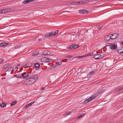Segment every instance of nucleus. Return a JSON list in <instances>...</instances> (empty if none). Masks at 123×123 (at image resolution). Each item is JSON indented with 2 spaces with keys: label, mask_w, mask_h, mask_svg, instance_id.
Returning <instances> with one entry per match:
<instances>
[{
  "label": "nucleus",
  "mask_w": 123,
  "mask_h": 123,
  "mask_svg": "<svg viewBox=\"0 0 123 123\" xmlns=\"http://www.w3.org/2000/svg\"><path fill=\"white\" fill-rule=\"evenodd\" d=\"M25 81L26 82V84L28 85H32L35 82V80H34L33 78H32V77H30L27 79Z\"/></svg>",
  "instance_id": "nucleus-1"
},
{
  "label": "nucleus",
  "mask_w": 123,
  "mask_h": 123,
  "mask_svg": "<svg viewBox=\"0 0 123 123\" xmlns=\"http://www.w3.org/2000/svg\"><path fill=\"white\" fill-rule=\"evenodd\" d=\"M109 46H110V48L111 49H116L117 48V45L115 43L112 44L109 43Z\"/></svg>",
  "instance_id": "nucleus-2"
},
{
  "label": "nucleus",
  "mask_w": 123,
  "mask_h": 123,
  "mask_svg": "<svg viewBox=\"0 0 123 123\" xmlns=\"http://www.w3.org/2000/svg\"><path fill=\"white\" fill-rule=\"evenodd\" d=\"M42 62H50L51 60H52L51 59L49 58H46V57H43L42 58Z\"/></svg>",
  "instance_id": "nucleus-3"
},
{
  "label": "nucleus",
  "mask_w": 123,
  "mask_h": 123,
  "mask_svg": "<svg viewBox=\"0 0 123 123\" xmlns=\"http://www.w3.org/2000/svg\"><path fill=\"white\" fill-rule=\"evenodd\" d=\"M93 57L95 59H98L103 57V56L102 57L100 55L96 54L94 55Z\"/></svg>",
  "instance_id": "nucleus-4"
},
{
  "label": "nucleus",
  "mask_w": 123,
  "mask_h": 123,
  "mask_svg": "<svg viewBox=\"0 0 123 123\" xmlns=\"http://www.w3.org/2000/svg\"><path fill=\"white\" fill-rule=\"evenodd\" d=\"M22 78H27L29 76V75L26 74L25 72H24L21 74Z\"/></svg>",
  "instance_id": "nucleus-5"
},
{
  "label": "nucleus",
  "mask_w": 123,
  "mask_h": 123,
  "mask_svg": "<svg viewBox=\"0 0 123 123\" xmlns=\"http://www.w3.org/2000/svg\"><path fill=\"white\" fill-rule=\"evenodd\" d=\"M79 12L81 14L82 13L83 14H86L88 13V12L87 10L85 9H82L80 10Z\"/></svg>",
  "instance_id": "nucleus-6"
},
{
  "label": "nucleus",
  "mask_w": 123,
  "mask_h": 123,
  "mask_svg": "<svg viewBox=\"0 0 123 123\" xmlns=\"http://www.w3.org/2000/svg\"><path fill=\"white\" fill-rule=\"evenodd\" d=\"M123 52V47H121L118 48L117 49V52L119 54H121Z\"/></svg>",
  "instance_id": "nucleus-7"
},
{
  "label": "nucleus",
  "mask_w": 123,
  "mask_h": 123,
  "mask_svg": "<svg viewBox=\"0 0 123 123\" xmlns=\"http://www.w3.org/2000/svg\"><path fill=\"white\" fill-rule=\"evenodd\" d=\"M9 43H6V42H3L0 43V46L2 47H5L7 45L9 44Z\"/></svg>",
  "instance_id": "nucleus-8"
},
{
  "label": "nucleus",
  "mask_w": 123,
  "mask_h": 123,
  "mask_svg": "<svg viewBox=\"0 0 123 123\" xmlns=\"http://www.w3.org/2000/svg\"><path fill=\"white\" fill-rule=\"evenodd\" d=\"M34 67L36 69L38 70L39 69L40 65L39 63H37L34 65Z\"/></svg>",
  "instance_id": "nucleus-9"
},
{
  "label": "nucleus",
  "mask_w": 123,
  "mask_h": 123,
  "mask_svg": "<svg viewBox=\"0 0 123 123\" xmlns=\"http://www.w3.org/2000/svg\"><path fill=\"white\" fill-rule=\"evenodd\" d=\"M119 33H114V36L113 37H111V39H115L117 38L119 36Z\"/></svg>",
  "instance_id": "nucleus-10"
},
{
  "label": "nucleus",
  "mask_w": 123,
  "mask_h": 123,
  "mask_svg": "<svg viewBox=\"0 0 123 123\" xmlns=\"http://www.w3.org/2000/svg\"><path fill=\"white\" fill-rule=\"evenodd\" d=\"M50 54V53L49 51H48V50H45L43 53V54L44 55H49Z\"/></svg>",
  "instance_id": "nucleus-11"
},
{
  "label": "nucleus",
  "mask_w": 123,
  "mask_h": 123,
  "mask_svg": "<svg viewBox=\"0 0 123 123\" xmlns=\"http://www.w3.org/2000/svg\"><path fill=\"white\" fill-rule=\"evenodd\" d=\"M52 33L50 32L48 33H46L44 37L46 38H49L50 36H51Z\"/></svg>",
  "instance_id": "nucleus-12"
},
{
  "label": "nucleus",
  "mask_w": 123,
  "mask_h": 123,
  "mask_svg": "<svg viewBox=\"0 0 123 123\" xmlns=\"http://www.w3.org/2000/svg\"><path fill=\"white\" fill-rule=\"evenodd\" d=\"M35 102V101H32L31 103L27 104L26 106L24 108L25 109H26V108L28 107L29 106H30L31 105L33 104L34 102Z\"/></svg>",
  "instance_id": "nucleus-13"
},
{
  "label": "nucleus",
  "mask_w": 123,
  "mask_h": 123,
  "mask_svg": "<svg viewBox=\"0 0 123 123\" xmlns=\"http://www.w3.org/2000/svg\"><path fill=\"white\" fill-rule=\"evenodd\" d=\"M94 30H91V29H88L87 31L88 33H89L90 35L92 34L94 32Z\"/></svg>",
  "instance_id": "nucleus-14"
},
{
  "label": "nucleus",
  "mask_w": 123,
  "mask_h": 123,
  "mask_svg": "<svg viewBox=\"0 0 123 123\" xmlns=\"http://www.w3.org/2000/svg\"><path fill=\"white\" fill-rule=\"evenodd\" d=\"M58 31H52L50 32L51 33H52L51 36H55L58 33Z\"/></svg>",
  "instance_id": "nucleus-15"
},
{
  "label": "nucleus",
  "mask_w": 123,
  "mask_h": 123,
  "mask_svg": "<svg viewBox=\"0 0 123 123\" xmlns=\"http://www.w3.org/2000/svg\"><path fill=\"white\" fill-rule=\"evenodd\" d=\"M8 10H9L8 8L1 10L2 13H4L7 12L9 11Z\"/></svg>",
  "instance_id": "nucleus-16"
},
{
  "label": "nucleus",
  "mask_w": 123,
  "mask_h": 123,
  "mask_svg": "<svg viewBox=\"0 0 123 123\" xmlns=\"http://www.w3.org/2000/svg\"><path fill=\"white\" fill-rule=\"evenodd\" d=\"M14 69V67H11L10 68H9L7 69V71L8 72H10V71H11V72H13V70Z\"/></svg>",
  "instance_id": "nucleus-17"
},
{
  "label": "nucleus",
  "mask_w": 123,
  "mask_h": 123,
  "mask_svg": "<svg viewBox=\"0 0 123 123\" xmlns=\"http://www.w3.org/2000/svg\"><path fill=\"white\" fill-rule=\"evenodd\" d=\"M111 36H106L105 38V40L108 41L109 40L111 39Z\"/></svg>",
  "instance_id": "nucleus-18"
},
{
  "label": "nucleus",
  "mask_w": 123,
  "mask_h": 123,
  "mask_svg": "<svg viewBox=\"0 0 123 123\" xmlns=\"http://www.w3.org/2000/svg\"><path fill=\"white\" fill-rule=\"evenodd\" d=\"M38 37H39V38L38 39V40L39 41L42 40L43 39L44 37L42 35L38 36Z\"/></svg>",
  "instance_id": "nucleus-19"
},
{
  "label": "nucleus",
  "mask_w": 123,
  "mask_h": 123,
  "mask_svg": "<svg viewBox=\"0 0 123 123\" xmlns=\"http://www.w3.org/2000/svg\"><path fill=\"white\" fill-rule=\"evenodd\" d=\"M105 90L102 89L101 90H99L97 92V93H98V94H100L103 92H104L105 91Z\"/></svg>",
  "instance_id": "nucleus-20"
},
{
  "label": "nucleus",
  "mask_w": 123,
  "mask_h": 123,
  "mask_svg": "<svg viewBox=\"0 0 123 123\" xmlns=\"http://www.w3.org/2000/svg\"><path fill=\"white\" fill-rule=\"evenodd\" d=\"M0 105L2 107H4L6 106L5 103L4 102H3L2 103V104H0Z\"/></svg>",
  "instance_id": "nucleus-21"
},
{
  "label": "nucleus",
  "mask_w": 123,
  "mask_h": 123,
  "mask_svg": "<svg viewBox=\"0 0 123 123\" xmlns=\"http://www.w3.org/2000/svg\"><path fill=\"white\" fill-rule=\"evenodd\" d=\"M10 65L8 64H7L4 66L3 68L4 69H6L7 68L9 67Z\"/></svg>",
  "instance_id": "nucleus-22"
},
{
  "label": "nucleus",
  "mask_w": 123,
  "mask_h": 123,
  "mask_svg": "<svg viewBox=\"0 0 123 123\" xmlns=\"http://www.w3.org/2000/svg\"><path fill=\"white\" fill-rule=\"evenodd\" d=\"M17 103V101H14L12 102L11 104V106H12V105H15Z\"/></svg>",
  "instance_id": "nucleus-23"
},
{
  "label": "nucleus",
  "mask_w": 123,
  "mask_h": 123,
  "mask_svg": "<svg viewBox=\"0 0 123 123\" xmlns=\"http://www.w3.org/2000/svg\"><path fill=\"white\" fill-rule=\"evenodd\" d=\"M32 78H33L34 80H35V82L37 80L38 76L37 74L35 75H34V77Z\"/></svg>",
  "instance_id": "nucleus-24"
},
{
  "label": "nucleus",
  "mask_w": 123,
  "mask_h": 123,
  "mask_svg": "<svg viewBox=\"0 0 123 123\" xmlns=\"http://www.w3.org/2000/svg\"><path fill=\"white\" fill-rule=\"evenodd\" d=\"M78 38L80 39H81L83 37V35L82 34H80L79 33H78L77 34Z\"/></svg>",
  "instance_id": "nucleus-25"
},
{
  "label": "nucleus",
  "mask_w": 123,
  "mask_h": 123,
  "mask_svg": "<svg viewBox=\"0 0 123 123\" xmlns=\"http://www.w3.org/2000/svg\"><path fill=\"white\" fill-rule=\"evenodd\" d=\"M27 67H31L32 66V63L30 62H27Z\"/></svg>",
  "instance_id": "nucleus-26"
},
{
  "label": "nucleus",
  "mask_w": 123,
  "mask_h": 123,
  "mask_svg": "<svg viewBox=\"0 0 123 123\" xmlns=\"http://www.w3.org/2000/svg\"><path fill=\"white\" fill-rule=\"evenodd\" d=\"M74 4L75 5H78L79 4H81V1H80L79 2H74Z\"/></svg>",
  "instance_id": "nucleus-27"
},
{
  "label": "nucleus",
  "mask_w": 123,
  "mask_h": 123,
  "mask_svg": "<svg viewBox=\"0 0 123 123\" xmlns=\"http://www.w3.org/2000/svg\"><path fill=\"white\" fill-rule=\"evenodd\" d=\"M58 66L57 65V64L56 63L55 64H54V66H53L51 67H50V69H52L53 68H55V67H58Z\"/></svg>",
  "instance_id": "nucleus-28"
},
{
  "label": "nucleus",
  "mask_w": 123,
  "mask_h": 123,
  "mask_svg": "<svg viewBox=\"0 0 123 123\" xmlns=\"http://www.w3.org/2000/svg\"><path fill=\"white\" fill-rule=\"evenodd\" d=\"M89 2V1L88 0H83L81 1V4H85L87 3H88Z\"/></svg>",
  "instance_id": "nucleus-29"
},
{
  "label": "nucleus",
  "mask_w": 123,
  "mask_h": 123,
  "mask_svg": "<svg viewBox=\"0 0 123 123\" xmlns=\"http://www.w3.org/2000/svg\"><path fill=\"white\" fill-rule=\"evenodd\" d=\"M85 115V114H83L81 115L78 116L77 117V118L78 119H79L80 118H81L82 117H83Z\"/></svg>",
  "instance_id": "nucleus-30"
},
{
  "label": "nucleus",
  "mask_w": 123,
  "mask_h": 123,
  "mask_svg": "<svg viewBox=\"0 0 123 123\" xmlns=\"http://www.w3.org/2000/svg\"><path fill=\"white\" fill-rule=\"evenodd\" d=\"M98 95L96 94L92 96H92V100L96 98Z\"/></svg>",
  "instance_id": "nucleus-31"
},
{
  "label": "nucleus",
  "mask_w": 123,
  "mask_h": 123,
  "mask_svg": "<svg viewBox=\"0 0 123 123\" xmlns=\"http://www.w3.org/2000/svg\"><path fill=\"white\" fill-rule=\"evenodd\" d=\"M21 46L20 45H16L15 47H14V49H17L18 48L20 47Z\"/></svg>",
  "instance_id": "nucleus-32"
},
{
  "label": "nucleus",
  "mask_w": 123,
  "mask_h": 123,
  "mask_svg": "<svg viewBox=\"0 0 123 123\" xmlns=\"http://www.w3.org/2000/svg\"><path fill=\"white\" fill-rule=\"evenodd\" d=\"M76 36H75L74 35H73L71 36V40L72 41H73L74 39L75 38H76Z\"/></svg>",
  "instance_id": "nucleus-33"
},
{
  "label": "nucleus",
  "mask_w": 123,
  "mask_h": 123,
  "mask_svg": "<svg viewBox=\"0 0 123 123\" xmlns=\"http://www.w3.org/2000/svg\"><path fill=\"white\" fill-rule=\"evenodd\" d=\"M87 102H89L91 100H92V96H91L88 98L87 99Z\"/></svg>",
  "instance_id": "nucleus-34"
},
{
  "label": "nucleus",
  "mask_w": 123,
  "mask_h": 123,
  "mask_svg": "<svg viewBox=\"0 0 123 123\" xmlns=\"http://www.w3.org/2000/svg\"><path fill=\"white\" fill-rule=\"evenodd\" d=\"M74 46L73 45V44L71 45L68 48V49H74Z\"/></svg>",
  "instance_id": "nucleus-35"
},
{
  "label": "nucleus",
  "mask_w": 123,
  "mask_h": 123,
  "mask_svg": "<svg viewBox=\"0 0 123 123\" xmlns=\"http://www.w3.org/2000/svg\"><path fill=\"white\" fill-rule=\"evenodd\" d=\"M15 77L18 78H22V77L19 74L17 75V74L15 75Z\"/></svg>",
  "instance_id": "nucleus-36"
},
{
  "label": "nucleus",
  "mask_w": 123,
  "mask_h": 123,
  "mask_svg": "<svg viewBox=\"0 0 123 123\" xmlns=\"http://www.w3.org/2000/svg\"><path fill=\"white\" fill-rule=\"evenodd\" d=\"M38 53H37V52H33L32 53V55H37L38 54Z\"/></svg>",
  "instance_id": "nucleus-37"
},
{
  "label": "nucleus",
  "mask_w": 123,
  "mask_h": 123,
  "mask_svg": "<svg viewBox=\"0 0 123 123\" xmlns=\"http://www.w3.org/2000/svg\"><path fill=\"white\" fill-rule=\"evenodd\" d=\"M29 0H25L23 1V3L24 4H26L27 3H29Z\"/></svg>",
  "instance_id": "nucleus-38"
},
{
  "label": "nucleus",
  "mask_w": 123,
  "mask_h": 123,
  "mask_svg": "<svg viewBox=\"0 0 123 123\" xmlns=\"http://www.w3.org/2000/svg\"><path fill=\"white\" fill-rule=\"evenodd\" d=\"M73 45L74 46L73 47V48H74V49H76L78 47V46L77 45H76L75 44H73Z\"/></svg>",
  "instance_id": "nucleus-39"
},
{
  "label": "nucleus",
  "mask_w": 123,
  "mask_h": 123,
  "mask_svg": "<svg viewBox=\"0 0 123 123\" xmlns=\"http://www.w3.org/2000/svg\"><path fill=\"white\" fill-rule=\"evenodd\" d=\"M85 56H84L83 55V56H77L76 57V58H79V59H80L81 58H82L84 57H85Z\"/></svg>",
  "instance_id": "nucleus-40"
},
{
  "label": "nucleus",
  "mask_w": 123,
  "mask_h": 123,
  "mask_svg": "<svg viewBox=\"0 0 123 123\" xmlns=\"http://www.w3.org/2000/svg\"><path fill=\"white\" fill-rule=\"evenodd\" d=\"M4 62V60L2 59H0V64H1L3 62Z\"/></svg>",
  "instance_id": "nucleus-41"
},
{
  "label": "nucleus",
  "mask_w": 123,
  "mask_h": 123,
  "mask_svg": "<svg viewBox=\"0 0 123 123\" xmlns=\"http://www.w3.org/2000/svg\"><path fill=\"white\" fill-rule=\"evenodd\" d=\"M56 63L57 64L58 66V65H61L62 64V62H58Z\"/></svg>",
  "instance_id": "nucleus-42"
},
{
  "label": "nucleus",
  "mask_w": 123,
  "mask_h": 123,
  "mask_svg": "<svg viewBox=\"0 0 123 123\" xmlns=\"http://www.w3.org/2000/svg\"><path fill=\"white\" fill-rule=\"evenodd\" d=\"M71 111H67L66 112V115H68V114H69L71 113Z\"/></svg>",
  "instance_id": "nucleus-43"
},
{
  "label": "nucleus",
  "mask_w": 123,
  "mask_h": 123,
  "mask_svg": "<svg viewBox=\"0 0 123 123\" xmlns=\"http://www.w3.org/2000/svg\"><path fill=\"white\" fill-rule=\"evenodd\" d=\"M72 57V56H70L69 55H67V56H66V57L67 58H71Z\"/></svg>",
  "instance_id": "nucleus-44"
},
{
  "label": "nucleus",
  "mask_w": 123,
  "mask_h": 123,
  "mask_svg": "<svg viewBox=\"0 0 123 123\" xmlns=\"http://www.w3.org/2000/svg\"><path fill=\"white\" fill-rule=\"evenodd\" d=\"M94 73V71H93V72H90L89 74L88 75H90L91 74V75H92Z\"/></svg>",
  "instance_id": "nucleus-45"
},
{
  "label": "nucleus",
  "mask_w": 123,
  "mask_h": 123,
  "mask_svg": "<svg viewBox=\"0 0 123 123\" xmlns=\"http://www.w3.org/2000/svg\"><path fill=\"white\" fill-rule=\"evenodd\" d=\"M87 99L86 100H85V101L84 102H83V103L84 104H86V103H88V102H87Z\"/></svg>",
  "instance_id": "nucleus-46"
},
{
  "label": "nucleus",
  "mask_w": 123,
  "mask_h": 123,
  "mask_svg": "<svg viewBox=\"0 0 123 123\" xmlns=\"http://www.w3.org/2000/svg\"><path fill=\"white\" fill-rule=\"evenodd\" d=\"M123 89V88L122 87H121L119 89H117V90H118V91H117V92L122 90Z\"/></svg>",
  "instance_id": "nucleus-47"
},
{
  "label": "nucleus",
  "mask_w": 123,
  "mask_h": 123,
  "mask_svg": "<svg viewBox=\"0 0 123 123\" xmlns=\"http://www.w3.org/2000/svg\"><path fill=\"white\" fill-rule=\"evenodd\" d=\"M29 2H33L35 1V0H29Z\"/></svg>",
  "instance_id": "nucleus-48"
},
{
  "label": "nucleus",
  "mask_w": 123,
  "mask_h": 123,
  "mask_svg": "<svg viewBox=\"0 0 123 123\" xmlns=\"http://www.w3.org/2000/svg\"><path fill=\"white\" fill-rule=\"evenodd\" d=\"M102 27H101L99 28L98 29V30H101L102 29Z\"/></svg>",
  "instance_id": "nucleus-49"
},
{
  "label": "nucleus",
  "mask_w": 123,
  "mask_h": 123,
  "mask_svg": "<svg viewBox=\"0 0 123 123\" xmlns=\"http://www.w3.org/2000/svg\"><path fill=\"white\" fill-rule=\"evenodd\" d=\"M18 67H15V69L16 70L17 69H18Z\"/></svg>",
  "instance_id": "nucleus-50"
},
{
  "label": "nucleus",
  "mask_w": 123,
  "mask_h": 123,
  "mask_svg": "<svg viewBox=\"0 0 123 123\" xmlns=\"http://www.w3.org/2000/svg\"><path fill=\"white\" fill-rule=\"evenodd\" d=\"M111 37H113L114 36V34H111Z\"/></svg>",
  "instance_id": "nucleus-51"
},
{
  "label": "nucleus",
  "mask_w": 123,
  "mask_h": 123,
  "mask_svg": "<svg viewBox=\"0 0 123 123\" xmlns=\"http://www.w3.org/2000/svg\"><path fill=\"white\" fill-rule=\"evenodd\" d=\"M44 88H45V87H43V88H41V89L42 90H43L44 89Z\"/></svg>",
  "instance_id": "nucleus-52"
},
{
  "label": "nucleus",
  "mask_w": 123,
  "mask_h": 123,
  "mask_svg": "<svg viewBox=\"0 0 123 123\" xmlns=\"http://www.w3.org/2000/svg\"><path fill=\"white\" fill-rule=\"evenodd\" d=\"M74 2H72V3H71V4L72 5H73V4H74Z\"/></svg>",
  "instance_id": "nucleus-53"
},
{
  "label": "nucleus",
  "mask_w": 123,
  "mask_h": 123,
  "mask_svg": "<svg viewBox=\"0 0 123 123\" xmlns=\"http://www.w3.org/2000/svg\"><path fill=\"white\" fill-rule=\"evenodd\" d=\"M26 66H27V64H26L23 67H25Z\"/></svg>",
  "instance_id": "nucleus-54"
},
{
  "label": "nucleus",
  "mask_w": 123,
  "mask_h": 123,
  "mask_svg": "<svg viewBox=\"0 0 123 123\" xmlns=\"http://www.w3.org/2000/svg\"><path fill=\"white\" fill-rule=\"evenodd\" d=\"M1 13H2V12H1V10L0 9V14H1Z\"/></svg>",
  "instance_id": "nucleus-55"
},
{
  "label": "nucleus",
  "mask_w": 123,
  "mask_h": 123,
  "mask_svg": "<svg viewBox=\"0 0 123 123\" xmlns=\"http://www.w3.org/2000/svg\"><path fill=\"white\" fill-rule=\"evenodd\" d=\"M66 115V113H64V114H63V116H65V115Z\"/></svg>",
  "instance_id": "nucleus-56"
},
{
  "label": "nucleus",
  "mask_w": 123,
  "mask_h": 123,
  "mask_svg": "<svg viewBox=\"0 0 123 123\" xmlns=\"http://www.w3.org/2000/svg\"><path fill=\"white\" fill-rule=\"evenodd\" d=\"M93 55V53H92L90 54L91 55Z\"/></svg>",
  "instance_id": "nucleus-57"
},
{
  "label": "nucleus",
  "mask_w": 123,
  "mask_h": 123,
  "mask_svg": "<svg viewBox=\"0 0 123 123\" xmlns=\"http://www.w3.org/2000/svg\"><path fill=\"white\" fill-rule=\"evenodd\" d=\"M121 44H123V42H121Z\"/></svg>",
  "instance_id": "nucleus-58"
},
{
  "label": "nucleus",
  "mask_w": 123,
  "mask_h": 123,
  "mask_svg": "<svg viewBox=\"0 0 123 123\" xmlns=\"http://www.w3.org/2000/svg\"><path fill=\"white\" fill-rule=\"evenodd\" d=\"M20 65L19 64H18L17 66H19Z\"/></svg>",
  "instance_id": "nucleus-59"
},
{
  "label": "nucleus",
  "mask_w": 123,
  "mask_h": 123,
  "mask_svg": "<svg viewBox=\"0 0 123 123\" xmlns=\"http://www.w3.org/2000/svg\"><path fill=\"white\" fill-rule=\"evenodd\" d=\"M98 28V27H96V28Z\"/></svg>",
  "instance_id": "nucleus-60"
}]
</instances>
